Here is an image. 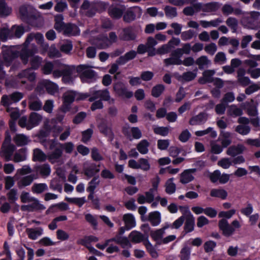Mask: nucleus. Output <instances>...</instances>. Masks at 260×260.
Returning <instances> with one entry per match:
<instances>
[{
	"label": "nucleus",
	"mask_w": 260,
	"mask_h": 260,
	"mask_svg": "<svg viewBox=\"0 0 260 260\" xmlns=\"http://www.w3.org/2000/svg\"><path fill=\"white\" fill-rule=\"evenodd\" d=\"M35 40L36 43L40 46L42 48V53H44L48 49V45L44 43V37L40 33H31L29 34L21 47H11L6 48L4 50L3 55L5 60V64L7 66L10 65L11 63L18 57L19 51H20V56L24 64L28 62L29 56L31 54L37 52L38 49L36 46H34L32 49L29 50V45Z\"/></svg>",
	"instance_id": "obj_1"
},
{
	"label": "nucleus",
	"mask_w": 260,
	"mask_h": 260,
	"mask_svg": "<svg viewBox=\"0 0 260 260\" xmlns=\"http://www.w3.org/2000/svg\"><path fill=\"white\" fill-rule=\"evenodd\" d=\"M44 74H52L55 78L62 76V80L66 84L72 83L76 77L75 68L74 66L64 64L59 60L53 62L47 61L42 68Z\"/></svg>",
	"instance_id": "obj_2"
},
{
	"label": "nucleus",
	"mask_w": 260,
	"mask_h": 260,
	"mask_svg": "<svg viewBox=\"0 0 260 260\" xmlns=\"http://www.w3.org/2000/svg\"><path fill=\"white\" fill-rule=\"evenodd\" d=\"M26 79L30 82H32L36 79V74L31 69L29 68L22 71L11 82L7 80L6 84L8 86L19 88L26 83Z\"/></svg>",
	"instance_id": "obj_3"
},
{
	"label": "nucleus",
	"mask_w": 260,
	"mask_h": 260,
	"mask_svg": "<svg viewBox=\"0 0 260 260\" xmlns=\"http://www.w3.org/2000/svg\"><path fill=\"white\" fill-rule=\"evenodd\" d=\"M93 68L94 67L87 64L79 66L77 69H75V78L77 77V73H78L82 82L91 83L94 82L96 79L97 75L95 72L91 69Z\"/></svg>",
	"instance_id": "obj_4"
},
{
	"label": "nucleus",
	"mask_w": 260,
	"mask_h": 260,
	"mask_svg": "<svg viewBox=\"0 0 260 260\" xmlns=\"http://www.w3.org/2000/svg\"><path fill=\"white\" fill-rule=\"evenodd\" d=\"M42 144L46 149L54 150L48 153L47 157L49 161L52 163L57 161L62 154V151L58 145V142L54 140H48L44 141Z\"/></svg>",
	"instance_id": "obj_5"
},
{
	"label": "nucleus",
	"mask_w": 260,
	"mask_h": 260,
	"mask_svg": "<svg viewBox=\"0 0 260 260\" xmlns=\"http://www.w3.org/2000/svg\"><path fill=\"white\" fill-rule=\"evenodd\" d=\"M88 97V94L76 92L70 90L65 92L63 94V106L62 110L63 112H67L69 110V105L74 100H84Z\"/></svg>",
	"instance_id": "obj_6"
},
{
	"label": "nucleus",
	"mask_w": 260,
	"mask_h": 260,
	"mask_svg": "<svg viewBox=\"0 0 260 260\" xmlns=\"http://www.w3.org/2000/svg\"><path fill=\"white\" fill-rule=\"evenodd\" d=\"M88 96H90V102H93L98 99L106 101L110 100V95L107 89L97 90L95 87L90 89Z\"/></svg>",
	"instance_id": "obj_7"
},
{
	"label": "nucleus",
	"mask_w": 260,
	"mask_h": 260,
	"mask_svg": "<svg viewBox=\"0 0 260 260\" xmlns=\"http://www.w3.org/2000/svg\"><path fill=\"white\" fill-rule=\"evenodd\" d=\"M116 40L117 36L116 34L114 32H111L109 34V39H108L107 37H103L93 40L92 43L99 48H105L115 42Z\"/></svg>",
	"instance_id": "obj_8"
},
{
	"label": "nucleus",
	"mask_w": 260,
	"mask_h": 260,
	"mask_svg": "<svg viewBox=\"0 0 260 260\" xmlns=\"http://www.w3.org/2000/svg\"><path fill=\"white\" fill-rule=\"evenodd\" d=\"M10 136H7L2 148L1 155L5 157L7 160L10 158L15 148L14 145L10 144Z\"/></svg>",
	"instance_id": "obj_9"
},
{
	"label": "nucleus",
	"mask_w": 260,
	"mask_h": 260,
	"mask_svg": "<svg viewBox=\"0 0 260 260\" xmlns=\"http://www.w3.org/2000/svg\"><path fill=\"white\" fill-rule=\"evenodd\" d=\"M142 9L139 7H134L128 9L124 14L123 19L126 22H129L137 18H140L142 15Z\"/></svg>",
	"instance_id": "obj_10"
},
{
	"label": "nucleus",
	"mask_w": 260,
	"mask_h": 260,
	"mask_svg": "<svg viewBox=\"0 0 260 260\" xmlns=\"http://www.w3.org/2000/svg\"><path fill=\"white\" fill-rule=\"evenodd\" d=\"M218 226L223 235L226 237L231 236L235 232V229L229 224L228 220L225 218H222L219 221Z\"/></svg>",
	"instance_id": "obj_11"
},
{
	"label": "nucleus",
	"mask_w": 260,
	"mask_h": 260,
	"mask_svg": "<svg viewBox=\"0 0 260 260\" xmlns=\"http://www.w3.org/2000/svg\"><path fill=\"white\" fill-rule=\"evenodd\" d=\"M23 97V94L20 92H15L10 96L4 95L2 98V103L5 106H8L13 102H18Z\"/></svg>",
	"instance_id": "obj_12"
},
{
	"label": "nucleus",
	"mask_w": 260,
	"mask_h": 260,
	"mask_svg": "<svg viewBox=\"0 0 260 260\" xmlns=\"http://www.w3.org/2000/svg\"><path fill=\"white\" fill-rule=\"evenodd\" d=\"M114 89L118 95L126 98H130L133 95L132 91L128 90L123 84L120 82L116 83L114 86Z\"/></svg>",
	"instance_id": "obj_13"
},
{
	"label": "nucleus",
	"mask_w": 260,
	"mask_h": 260,
	"mask_svg": "<svg viewBox=\"0 0 260 260\" xmlns=\"http://www.w3.org/2000/svg\"><path fill=\"white\" fill-rule=\"evenodd\" d=\"M26 233L29 239L36 240L43 234L44 230L41 227L27 228Z\"/></svg>",
	"instance_id": "obj_14"
},
{
	"label": "nucleus",
	"mask_w": 260,
	"mask_h": 260,
	"mask_svg": "<svg viewBox=\"0 0 260 260\" xmlns=\"http://www.w3.org/2000/svg\"><path fill=\"white\" fill-rule=\"evenodd\" d=\"M40 84L44 87L47 92L52 95H54L58 92V86L55 83L48 80H43Z\"/></svg>",
	"instance_id": "obj_15"
},
{
	"label": "nucleus",
	"mask_w": 260,
	"mask_h": 260,
	"mask_svg": "<svg viewBox=\"0 0 260 260\" xmlns=\"http://www.w3.org/2000/svg\"><path fill=\"white\" fill-rule=\"evenodd\" d=\"M196 171V169H187L180 174V181L182 184H187L194 179L193 174Z\"/></svg>",
	"instance_id": "obj_16"
},
{
	"label": "nucleus",
	"mask_w": 260,
	"mask_h": 260,
	"mask_svg": "<svg viewBox=\"0 0 260 260\" xmlns=\"http://www.w3.org/2000/svg\"><path fill=\"white\" fill-rule=\"evenodd\" d=\"M242 106L246 108L247 114L249 116H255L258 115V110L257 103H254L253 100L250 102H245L242 105Z\"/></svg>",
	"instance_id": "obj_17"
},
{
	"label": "nucleus",
	"mask_w": 260,
	"mask_h": 260,
	"mask_svg": "<svg viewBox=\"0 0 260 260\" xmlns=\"http://www.w3.org/2000/svg\"><path fill=\"white\" fill-rule=\"evenodd\" d=\"M246 149L245 147L242 144L234 145L230 146L226 150V153L227 155L235 157L236 155L243 153Z\"/></svg>",
	"instance_id": "obj_18"
},
{
	"label": "nucleus",
	"mask_w": 260,
	"mask_h": 260,
	"mask_svg": "<svg viewBox=\"0 0 260 260\" xmlns=\"http://www.w3.org/2000/svg\"><path fill=\"white\" fill-rule=\"evenodd\" d=\"M42 120V117L41 115L35 112L31 113L28 119L27 129H31L33 127L37 126L41 122Z\"/></svg>",
	"instance_id": "obj_19"
},
{
	"label": "nucleus",
	"mask_w": 260,
	"mask_h": 260,
	"mask_svg": "<svg viewBox=\"0 0 260 260\" xmlns=\"http://www.w3.org/2000/svg\"><path fill=\"white\" fill-rule=\"evenodd\" d=\"M200 11L204 12H212L216 11L218 8V5L217 3L212 2L207 4H202L198 3V7Z\"/></svg>",
	"instance_id": "obj_20"
},
{
	"label": "nucleus",
	"mask_w": 260,
	"mask_h": 260,
	"mask_svg": "<svg viewBox=\"0 0 260 260\" xmlns=\"http://www.w3.org/2000/svg\"><path fill=\"white\" fill-rule=\"evenodd\" d=\"M218 140L220 142L221 145L224 148H226L232 143V134L228 132L222 131L219 135Z\"/></svg>",
	"instance_id": "obj_21"
},
{
	"label": "nucleus",
	"mask_w": 260,
	"mask_h": 260,
	"mask_svg": "<svg viewBox=\"0 0 260 260\" xmlns=\"http://www.w3.org/2000/svg\"><path fill=\"white\" fill-rule=\"evenodd\" d=\"M125 9V7L122 5L112 6L109 10V13L112 17L118 19L121 17Z\"/></svg>",
	"instance_id": "obj_22"
},
{
	"label": "nucleus",
	"mask_w": 260,
	"mask_h": 260,
	"mask_svg": "<svg viewBox=\"0 0 260 260\" xmlns=\"http://www.w3.org/2000/svg\"><path fill=\"white\" fill-rule=\"evenodd\" d=\"M123 220L126 230H129L135 228L136 225L135 218L131 213H127L123 215Z\"/></svg>",
	"instance_id": "obj_23"
},
{
	"label": "nucleus",
	"mask_w": 260,
	"mask_h": 260,
	"mask_svg": "<svg viewBox=\"0 0 260 260\" xmlns=\"http://www.w3.org/2000/svg\"><path fill=\"white\" fill-rule=\"evenodd\" d=\"M29 107L31 110L39 111L42 108V103L35 95L32 94L29 97Z\"/></svg>",
	"instance_id": "obj_24"
},
{
	"label": "nucleus",
	"mask_w": 260,
	"mask_h": 260,
	"mask_svg": "<svg viewBox=\"0 0 260 260\" xmlns=\"http://www.w3.org/2000/svg\"><path fill=\"white\" fill-rule=\"evenodd\" d=\"M13 38V33L7 25H4L0 27V41L5 42Z\"/></svg>",
	"instance_id": "obj_25"
},
{
	"label": "nucleus",
	"mask_w": 260,
	"mask_h": 260,
	"mask_svg": "<svg viewBox=\"0 0 260 260\" xmlns=\"http://www.w3.org/2000/svg\"><path fill=\"white\" fill-rule=\"evenodd\" d=\"M227 114L229 116L236 117L243 114V110L238 106L233 104L228 107Z\"/></svg>",
	"instance_id": "obj_26"
},
{
	"label": "nucleus",
	"mask_w": 260,
	"mask_h": 260,
	"mask_svg": "<svg viewBox=\"0 0 260 260\" xmlns=\"http://www.w3.org/2000/svg\"><path fill=\"white\" fill-rule=\"evenodd\" d=\"M146 44L148 48V53L149 56H154L156 54L154 46L157 44V42L154 38L151 37H148Z\"/></svg>",
	"instance_id": "obj_27"
},
{
	"label": "nucleus",
	"mask_w": 260,
	"mask_h": 260,
	"mask_svg": "<svg viewBox=\"0 0 260 260\" xmlns=\"http://www.w3.org/2000/svg\"><path fill=\"white\" fill-rule=\"evenodd\" d=\"M148 220L151 224L154 226L158 225L161 222V215L158 211H154L150 212L148 215Z\"/></svg>",
	"instance_id": "obj_28"
},
{
	"label": "nucleus",
	"mask_w": 260,
	"mask_h": 260,
	"mask_svg": "<svg viewBox=\"0 0 260 260\" xmlns=\"http://www.w3.org/2000/svg\"><path fill=\"white\" fill-rule=\"evenodd\" d=\"M198 69H196L193 71L184 73L182 75L178 76V79L181 81H190L194 79L197 75Z\"/></svg>",
	"instance_id": "obj_29"
},
{
	"label": "nucleus",
	"mask_w": 260,
	"mask_h": 260,
	"mask_svg": "<svg viewBox=\"0 0 260 260\" xmlns=\"http://www.w3.org/2000/svg\"><path fill=\"white\" fill-rule=\"evenodd\" d=\"M195 62L200 69L208 68L211 64V60L205 55H202L198 58Z\"/></svg>",
	"instance_id": "obj_30"
},
{
	"label": "nucleus",
	"mask_w": 260,
	"mask_h": 260,
	"mask_svg": "<svg viewBox=\"0 0 260 260\" xmlns=\"http://www.w3.org/2000/svg\"><path fill=\"white\" fill-rule=\"evenodd\" d=\"M80 30L77 26L74 24H66L63 34L67 36H75L79 35Z\"/></svg>",
	"instance_id": "obj_31"
},
{
	"label": "nucleus",
	"mask_w": 260,
	"mask_h": 260,
	"mask_svg": "<svg viewBox=\"0 0 260 260\" xmlns=\"http://www.w3.org/2000/svg\"><path fill=\"white\" fill-rule=\"evenodd\" d=\"M179 54L175 53V51L172 53V55L169 58L165 59L164 62L166 66L170 65H180L182 64V60L180 59V56H178Z\"/></svg>",
	"instance_id": "obj_32"
},
{
	"label": "nucleus",
	"mask_w": 260,
	"mask_h": 260,
	"mask_svg": "<svg viewBox=\"0 0 260 260\" xmlns=\"http://www.w3.org/2000/svg\"><path fill=\"white\" fill-rule=\"evenodd\" d=\"M36 171L43 177L46 178L51 173V168L48 164H43L36 168Z\"/></svg>",
	"instance_id": "obj_33"
},
{
	"label": "nucleus",
	"mask_w": 260,
	"mask_h": 260,
	"mask_svg": "<svg viewBox=\"0 0 260 260\" xmlns=\"http://www.w3.org/2000/svg\"><path fill=\"white\" fill-rule=\"evenodd\" d=\"M112 241H115L117 244H120L123 248H129L132 247V245L125 237H120L117 236L115 238H112Z\"/></svg>",
	"instance_id": "obj_34"
},
{
	"label": "nucleus",
	"mask_w": 260,
	"mask_h": 260,
	"mask_svg": "<svg viewBox=\"0 0 260 260\" xmlns=\"http://www.w3.org/2000/svg\"><path fill=\"white\" fill-rule=\"evenodd\" d=\"M165 232L161 229L152 231L150 233L151 238L157 243L161 244Z\"/></svg>",
	"instance_id": "obj_35"
},
{
	"label": "nucleus",
	"mask_w": 260,
	"mask_h": 260,
	"mask_svg": "<svg viewBox=\"0 0 260 260\" xmlns=\"http://www.w3.org/2000/svg\"><path fill=\"white\" fill-rule=\"evenodd\" d=\"M207 119V115L206 114L201 113L198 115L193 117L189 121V123L191 125H198L204 123Z\"/></svg>",
	"instance_id": "obj_36"
},
{
	"label": "nucleus",
	"mask_w": 260,
	"mask_h": 260,
	"mask_svg": "<svg viewBox=\"0 0 260 260\" xmlns=\"http://www.w3.org/2000/svg\"><path fill=\"white\" fill-rule=\"evenodd\" d=\"M99 128L101 133L108 137L110 140L113 138V134L110 127H109L105 122H102L99 125Z\"/></svg>",
	"instance_id": "obj_37"
},
{
	"label": "nucleus",
	"mask_w": 260,
	"mask_h": 260,
	"mask_svg": "<svg viewBox=\"0 0 260 260\" xmlns=\"http://www.w3.org/2000/svg\"><path fill=\"white\" fill-rule=\"evenodd\" d=\"M222 22V19L221 18H218L209 21L206 20H201L200 23L203 27L207 28L209 27H217Z\"/></svg>",
	"instance_id": "obj_38"
},
{
	"label": "nucleus",
	"mask_w": 260,
	"mask_h": 260,
	"mask_svg": "<svg viewBox=\"0 0 260 260\" xmlns=\"http://www.w3.org/2000/svg\"><path fill=\"white\" fill-rule=\"evenodd\" d=\"M214 70H206L203 74V78L200 79L199 82L202 84L207 82H212L213 80L212 76L215 74Z\"/></svg>",
	"instance_id": "obj_39"
},
{
	"label": "nucleus",
	"mask_w": 260,
	"mask_h": 260,
	"mask_svg": "<svg viewBox=\"0 0 260 260\" xmlns=\"http://www.w3.org/2000/svg\"><path fill=\"white\" fill-rule=\"evenodd\" d=\"M149 143L146 140H141L137 146V149L142 154H145L148 152Z\"/></svg>",
	"instance_id": "obj_40"
},
{
	"label": "nucleus",
	"mask_w": 260,
	"mask_h": 260,
	"mask_svg": "<svg viewBox=\"0 0 260 260\" xmlns=\"http://www.w3.org/2000/svg\"><path fill=\"white\" fill-rule=\"evenodd\" d=\"M37 178V176L32 175L26 176L21 178L18 182V185L19 187H24L30 185L32 181Z\"/></svg>",
	"instance_id": "obj_41"
},
{
	"label": "nucleus",
	"mask_w": 260,
	"mask_h": 260,
	"mask_svg": "<svg viewBox=\"0 0 260 260\" xmlns=\"http://www.w3.org/2000/svg\"><path fill=\"white\" fill-rule=\"evenodd\" d=\"M129 238L132 242L137 243L142 242L144 237L140 232L133 231L129 234Z\"/></svg>",
	"instance_id": "obj_42"
},
{
	"label": "nucleus",
	"mask_w": 260,
	"mask_h": 260,
	"mask_svg": "<svg viewBox=\"0 0 260 260\" xmlns=\"http://www.w3.org/2000/svg\"><path fill=\"white\" fill-rule=\"evenodd\" d=\"M211 196L219 198L221 199H225L228 196L227 192L223 189H213L210 192Z\"/></svg>",
	"instance_id": "obj_43"
},
{
	"label": "nucleus",
	"mask_w": 260,
	"mask_h": 260,
	"mask_svg": "<svg viewBox=\"0 0 260 260\" xmlns=\"http://www.w3.org/2000/svg\"><path fill=\"white\" fill-rule=\"evenodd\" d=\"M48 189V186L46 183H35L31 190L35 193H41Z\"/></svg>",
	"instance_id": "obj_44"
},
{
	"label": "nucleus",
	"mask_w": 260,
	"mask_h": 260,
	"mask_svg": "<svg viewBox=\"0 0 260 260\" xmlns=\"http://www.w3.org/2000/svg\"><path fill=\"white\" fill-rule=\"evenodd\" d=\"M57 207L60 210L65 211L69 209L68 205L65 203H60L56 205H53L50 207L46 211V214H48L50 213H53L56 212L55 208Z\"/></svg>",
	"instance_id": "obj_45"
},
{
	"label": "nucleus",
	"mask_w": 260,
	"mask_h": 260,
	"mask_svg": "<svg viewBox=\"0 0 260 260\" xmlns=\"http://www.w3.org/2000/svg\"><path fill=\"white\" fill-rule=\"evenodd\" d=\"M217 165L224 169H228L233 165L232 159L229 157L222 158L218 161Z\"/></svg>",
	"instance_id": "obj_46"
},
{
	"label": "nucleus",
	"mask_w": 260,
	"mask_h": 260,
	"mask_svg": "<svg viewBox=\"0 0 260 260\" xmlns=\"http://www.w3.org/2000/svg\"><path fill=\"white\" fill-rule=\"evenodd\" d=\"M65 200L69 203L76 204L79 207H81L86 202L85 197H81V198L66 197Z\"/></svg>",
	"instance_id": "obj_47"
},
{
	"label": "nucleus",
	"mask_w": 260,
	"mask_h": 260,
	"mask_svg": "<svg viewBox=\"0 0 260 260\" xmlns=\"http://www.w3.org/2000/svg\"><path fill=\"white\" fill-rule=\"evenodd\" d=\"M11 31L13 33V38H20L24 33V30L22 26L14 25L11 28Z\"/></svg>",
	"instance_id": "obj_48"
},
{
	"label": "nucleus",
	"mask_w": 260,
	"mask_h": 260,
	"mask_svg": "<svg viewBox=\"0 0 260 260\" xmlns=\"http://www.w3.org/2000/svg\"><path fill=\"white\" fill-rule=\"evenodd\" d=\"M198 7V3L194 4L190 7H187L184 9L183 12L185 15L187 16H191L194 13L200 12L199 8Z\"/></svg>",
	"instance_id": "obj_49"
},
{
	"label": "nucleus",
	"mask_w": 260,
	"mask_h": 260,
	"mask_svg": "<svg viewBox=\"0 0 260 260\" xmlns=\"http://www.w3.org/2000/svg\"><path fill=\"white\" fill-rule=\"evenodd\" d=\"M176 185L173 182V178L168 179L166 183V191L168 194H172L175 192Z\"/></svg>",
	"instance_id": "obj_50"
},
{
	"label": "nucleus",
	"mask_w": 260,
	"mask_h": 260,
	"mask_svg": "<svg viewBox=\"0 0 260 260\" xmlns=\"http://www.w3.org/2000/svg\"><path fill=\"white\" fill-rule=\"evenodd\" d=\"M14 141L17 145L21 146L27 144L29 142V139L24 135L18 134L15 136Z\"/></svg>",
	"instance_id": "obj_51"
},
{
	"label": "nucleus",
	"mask_w": 260,
	"mask_h": 260,
	"mask_svg": "<svg viewBox=\"0 0 260 260\" xmlns=\"http://www.w3.org/2000/svg\"><path fill=\"white\" fill-rule=\"evenodd\" d=\"M214 62L219 64H224L226 62L225 54L222 52H218L215 56Z\"/></svg>",
	"instance_id": "obj_52"
},
{
	"label": "nucleus",
	"mask_w": 260,
	"mask_h": 260,
	"mask_svg": "<svg viewBox=\"0 0 260 260\" xmlns=\"http://www.w3.org/2000/svg\"><path fill=\"white\" fill-rule=\"evenodd\" d=\"M194 218L193 216H191V217L186 218L185 223L184 229L186 232H192L194 229Z\"/></svg>",
	"instance_id": "obj_53"
},
{
	"label": "nucleus",
	"mask_w": 260,
	"mask_h": 260,
	"mask_svg": "<svg viewBox=\"0 0 260 260\" xmlns=\"http://www.w3.org/2000/svg\"><path fill=\"white\" fill-rule=\"evenodd\" d=\"M192 47L189 43H186L183 45L182 48L177 49L175 50V53L179 54L180 56L183 53L189 54L191 50Z\"/></svg>",
	"instance_id": "obj_54"
},
{
	"label": "nucleus",
	"mask_w": 260,
	"mask_h": 260,
	"mask_svg": "<svg viewBox=\"0 0 260 260\" xmlns=\"http://www.w3.org/2000/svg\"><path fill=\"white\" fill-rule=\"evenodd\" d=\"M47 156L40 149H35L34 151V159L35 160L44 161Z\"/></svg>",
	"instance_id": "obj_55"
},
{
	"label": "nucleus",
	"mask_w": 260,
	"mask_h": 260,
	"mask_svg": "<svg viewBox=\"0 0 260 260\" xmlns=\"http://www.w3.org/2000/svg\"><path fill=\"white\" fill-rule=\"evenodd\" d=\"M211 152L212 153L218 154L221 153L224 147L221 145L218 144L216 141H213L211 142Z\"/></svg>",
	"instance_id": "obj_56"
},
{
	"label": "nucleus",
	"mask_w": 260,
	"mask_h": 260,
	"mask_svg": "<svg viewBox=\"0 0 260 260\" xmlns=\"http://www.w3.org/2000/svg\"><path fill=\"white\" fill-rule=\"evenodd\" d=\"M30 208H31L32 211L34 210H43L45 209V207L42 204L40 203L39 201L34 198L32 200L31 203L29 204Z\"/></svg>",
	"instance_id": "obj_57"
},
{
	"label": "nucleus",
	"mask_w": 260,
	"mask_h": 260,
	"mask_svg": "<svg viewBox=\"0 0 260 260\" xmlns=\"http://www.w3.org/2000/svg\"><path fill=\"white\" fill-rule=\"evenodd\" d=\"M60 148L63 150L67 153H71L74 149V145L72 142H67L63 144L58 143Z\"/></svg>",
	"instance_id": "obj_58"
},
{
	"label": "nucleus",
	"mask_w": 260,
	"mask_h": 260,
	"mask_svg": "<svg viewBox=\"0 0 260 260\" xmlns=\"http://www.w3.org/2000/svg\"><path fill=\"white\" fill-rule=\"evenodd\" d=\"M136 37V35L130 29H125L123 30V34L122 36V39L123 40L129 41L133 40Z\"/></svg>",
	"instance_id": "obj_59"
},
{
	"label": "nucleus",
	"mask_w": 260,
	"mask_h": 260,
	"mask_svg": "<svg viewBox=\"0 0 260 260\" xmlns=\"http://www.w3.org/2000/svg\"><path fill=\"white\" fill-rule=\"evenodd\" d=\"M11 12V9L8 7L4 0H0V15L7 16Z\"/></svg>",
	"instance_id": "obj_60"
},
{
	"label": "nucleus",
	"mask_w": 260,
	"mask_h": 260,
	"mask_svg": "<svg viewBox=\"0 0 260 260\" xmlns=\"http://www.w3.org/2000/svg\"><path fill=\"white\" fill-rule=\"evenodd\" d=\"M14 161L16 162H20L24 161L26 159V150L25 149H20L14 155Z\"/></svg>",
	"instance_id": "obj_61"
},
{
	"label": "nucleus",
	"mask_w": 260,
	"mask_h": 260,
	"mask_svg": "<svg viewBox=\"0 0 260 260\" xmlns=\"http://www.w3.org/2000/svg\"><path fill=\"white\" fill-rule=\"evenodd\" d=\"M165 12L166 15L169 18H173L177 16V13L176 9L174 7L170 6H166L165 8Z\"/></svg>",
	"instance_id": "obj_62"
},
{
	"label": "nucleus",
	"mask_w": 260,
	"mask_h": 260,
	"mask_svg": "<svg viewBox=\"0 0 260 260\" xmlns=\"http://www.w3.org/2000/svg\"><path fill=\"white\" fill-rule=\"evenodd\" d=\"M144 244L146 247L149 253L150 254L151 256L153 258H156L158 256V253L156 251V249L152 246V245L150 243L148 240L145 241Z\"/></svg>",
	"instance_id": "obj_63"
},
{
	"label": "nucleus",
	"mask_w": 260,
	"mask_h": 260,
	"mask_svg": "<svg viewBox=\"0 0 260 260\" xmlns=\"http://www.w3.org/2000/svg\"><path fill=\"white\" fill-rule=\"evenodd\" d=\"M236 131L242 135H247L250 132V127L248 125L240 124L237 126Z\"/></svg>",
	"instance_id": "obj_64"
}]
</instances>
